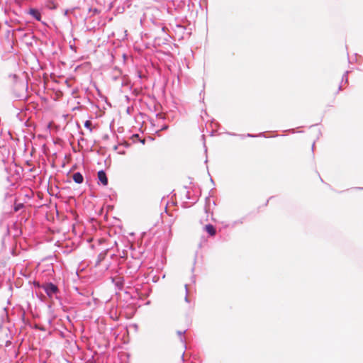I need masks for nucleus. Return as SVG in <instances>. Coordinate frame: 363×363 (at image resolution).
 Wrapping results in <instances>:
<instances>
[{"instance_id":"1","label":"nucleus","mask_w":363,"mask_h":363,"mask_svg":"<svg viewBox=\"0 0 363 363\" xmlns=\"http://www.w3.org/2000/svg\"><path fill=\"white\" fill-rule=\"evenodd\" d=\"M44 290L45 293L49 296H52L53 294H56L57 291V287L55 284L50 283L45 284L44 286Z\"/></svg>"},{"instance_id":"2","label":"nucleus","mask_w":363,"mask_h":363,"mask_svg":"<svg viewBox=\"0 0 363 363\" xmlns=\"http://www.w3.org/2000/svg\"><path fill=\"white\" fill-rule=\"evenodd\" d=\"M98 179L104 186H106L108 184V179L106 174L103 170H101L98 172Z\"/></svg>"},{"instance_id":"3","label":"nucleus","mask_w":363,"mask_h":363,"mask_svg":"<svg viewBox=\"0 0 363 363\" xmlns=\"http://www.w3.org/2000/svg\"><path fill=\"white\" fill-rule=\"evenodd\" d=\"M73 180L77 183V184H81L83 182V176L82 175L81 173L79 172H76L73 174Z\"/></svg>"},{"instance_id":"4","label":"nucleus","mask_w":363,"mask_h":363,"mask_svg":"<svg viewBox=\"0 0 363 363\" xmlns=\"http://www.w3.org/2000/svg\"><path fill=\"white\" fill-rule=\"evenodd\" d=\"M205 230L211 235H215L216 232L213 225H212L211 224L206 225L205 226Z\"/></svg>"},{"instance_id":"5","label":"nucleus","mask_w":363,"mask_h":363,"mask_svg":"<svg viewBox=\"0 0 363 363\" xmlns=\"http://www.w3.org/2000/svg\"><path fill=\"white\" fill-rule=\"evenodd\" d=\"M30 14L33 16L37 21H40L41 15L40 12L36 9H30Z\"/></svg>"},{"instance_id":"6","label":"nucleus","mask_w":363,"mask_h":363,"mask_svg":"<svg viewBox=\"0 0 363 363\" xmlns=\"http://www.w3.org/2000/svg\"><path fill=\"white\" fill-rule=\"evenodd\" d=\"M182 301H184L185 303L188 302L186 289H183L182 291Z\"/></svg>"},{"instance_id":"7","label":"nucleus","mask_w":363,"mask_h":363,"mask_svg":"<svg viewBox=\"0 0 363 363\" xmlns=\"http://www.w3.org/2000/svg\"><path fill=\"white\" fill-rule=\"evenodd\" d=\"M91 125H92V123H91V121H86L85 123H84V126L86 128H87L88 129H89L90 132L92 131V128H91Z\"/></svg>"},{"instance_id":"8","label":"nucleus","mask_w":363,"mask_h":363,"mask_svg":"<svg viewBox=\"0 0 363 363\" xmlns=\"http://www.w3.org/2000/svg\"><path fill=\"white\" fill-rule=\"evenodd\" d=\"M340 90V85L339 84H337L335 86L334 94H337Z\"/></svg>"}]
</instances>
